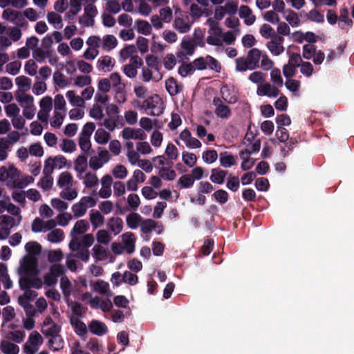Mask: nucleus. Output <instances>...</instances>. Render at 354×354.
<instances>
[{"mask_svg":"<svg viewBox=\"0 0 354 354\" xmlns=\"http://www.w3.org/2000/svg\"><path fill=\"white\" fill-rule=\"evenodd\" d=\"M89 221L94 229L102 227L104 223V217L102 214L97 209H91L88 214Z\"/></svg>","mask_w":354,"mask_h":354,"instance_id":"36","label":"nucleus"},{"mask_svg":"<svg viewBox=\"0 0 354 354\" xmlns=\"http://www.w3.org/2000/svg\"><path fill=\"white\" fill-rule=\"evenodd\" d=\"M106 113L107 118L104 119L101 124L103 125L106 130L113 131L120 126V116L118 115L120 109L115 104H108L106 107Z\"/></svg>","mask_w":354,"mask_h":354,"instance_id":"6","label":"nucleus"},{"mask_svg":"<svg viewBox=\"0 0 354 354\" xmlns=\"http://www.w3.org/2000/svg\"><path fill=\"white\" fill-rule=\"evenodd\" d=\"M90 227L88 221L85 219H80L76 221L73 227L70 232V236H79L81 234L86 233Z\"/></svg>","mask_w":354,"mask_h":354,"instance_id":"34","label":"nucleus"},{"mask_svg":"<svg viewBox=\"0 0 354 354\" xmlns=\"http://www.w3.org/2000/svg\"><path fill=\"white\" fill-rule=\"evenodd\" d=\"M48 22L51 24L54 28L60 29L63 27V21L62 16L55 12H50L46 15Z\"/></svg>","mask_w":354,"mask_h":354,"instance_id":"50","label":"nucleus"},{"mask_svg":"<svg viewBox=\"0 0 354 354\" xmlns=\"http://www.w3.org/2000/svg\"><path fill=\"white\" fill-rule=\"evenodd\" d=\"M88 328L91 333L97 336H103L108 332L106 325L104 322L97 319L91 321L88 325Z\"/></svg>","mask_w":354,"mask_h":354,"instance_id":"27","label":"nucleus"},{"mask_svg":"<svg viewBox=\"0 0 354 354\" xmlns=\"http://www.w3.org/2000/svg\"><path fill=\"white\" fill-rule=\"evenodd\" d=\"M66 112L60 111H54L53 115L50 120L51 127L54 128H59L64 120Z\"/></svg>","mask_w":354,"mask_h":354,"instance_id":"62","label":"nucleus"},{"mask_svg":"<svg viewBox=\"0 0 354 354\" xmlns=\"http://www.w3.org/2000/svg\"><path fill=\"white\" fill-rule=\"evenodd\" d=\"M88 115L95 121H104V119H105L102 107L97 104H93L89 109Z\"/></svg>","mask_w":354,"mask_h":354,"instance_id":"52","label":"nucleus"},{"mask_svg":"<svg viewBox=\"0 0 354 354\" xmlns=\"http://www.w3.org/2000/svg\"><path fill=\"white\" fill-rule=\"evenodd\" d=\"M254 138L252 133H248L244 138V144L246 145V149L250 153L259 151L261 147V142L259 140H255L252 142Z\"/></svg>","mask_w":354,"mask_h":354,"instance_id":"42","label":"nucleus"},{"mask_svg":"<svg viewBox=\"0 0 354 354\" xmlns=\"http://www.w3.org/2000/svg\"><path fill=\"white\" fill-rule=\"evenodd\" d=\"M136 150L140 155L148 156L153 152L152 146L147 141L140 140L136 145Z\"/></svg>","mask_w":354,"mask_h":354,"instance_id":"63","label":"nucleus"},{"mask_svg":"<svg viewBox=\"0 0 354 354\" xmlns=\"http://www.w3.org/2000/svg\"><path fill=\"white\" fill-rule=\"evenodd\" d=\"M239 17L244 19L245 24L248 26L252 25L256 20L251 9L247 6H241L239 8Z\"/></svg>","mask_w":354,"mask_h":354,"instance_id":"41","label":"nucleus"},{"mask_svg":"<svg viewBox=\"0 0 354 354\" xmlns=\"http://www.w3.org/2000/svg\"><path fill=\"white\" fill-rule=\"evenodd\" d=\"M64 267L57 263H55L50 267L49 272L44 277V283L48 286H53L57 282V278L62 275Z\"/></svg>","mask_w":354,"mask_h":354,"instance_id":"15","label":"nucleus"},{"mask_svg":"<svg viewBox=\"0 0 354 354\" xmlns=\"http://www.w3.org/2000/svg\"><path fill=\"white\" fill-rule=\"evenodd\" d=\"M142 216L136 212H131L126 216V223L129 228L135 230L140 226Z\"/></svg>","mask_w":354,"mask_h":354,"instance_id":"46","label":"nucleus"},{"mask_svg":"<svg viewBox=\"0 0 354 354\" xmlns=\"http://www.w3.org/2000/svg\"><path fill=\"white\" fill-rule=\"evenodd\" d=\"M194 66H195L196 70L209 69L216 72H219L221 68L219 62L215 58L209 55L194 59Z\"/></svg>","mask_w":354,"mask_h":354,"instance_id":"11","label":"nucleus"},{"mask_svg":"<svg viewBox=\"0 0 354 354\" xmlns=\"http://www.w3.org/2000/svg\"><path fill=\"white\" fill-rule=\"evenodd\" d=\"M70 10L65 15V18L70 19L71 17L77 15L82 9V0H70Z\"/></svg>","mask_w":354,"mask_h":354,"instance_id":"60","label":"nucleus"},{"mask_svg":"<svg viewBox=\"0 0 354 354\" xmlns=\"http://www.w3.org/2000/svg\"><path fill=\"white\" fill-rule=\"evenodd\" d=\"M39 111L37 113V119L44 123H47L50 113L53 109V99L50 96L43 97L39 101Z\"/></svg>","mask_w":354,"mask_h":354,"instance_id":"12","label":"nucleus"},{"mask_svg":"<svg viewBox=\"0 0 354 354\" xmlns=\"http://www.w3.org/2000/svg\"><path fill=\"white\" fill-rule=\"evenodd\" d=\"M66 97L72 106L84 108L83 100L74 90H69L66 93Z\"/></svg>","mask_w":354,"mask_h":354,"instance_id":"47","label":"nucleus"},{"mask_svg":"<svg viewBox=\"0 0 354 354\" xmlns=\"http://www.w3.org/2000/svg\"><path fill=\"white\" fill-rule=\"evenodd\" d=\"M147 66L142 69V80L145 82H158L162 79V74L158 64L152 57L146 59Z\"/></svg>","mask_w":354,"mask_h":354,"instance_id":"2","label":"nucleus"},{"mask_svg":"<svg viewBox=\"0 0 354 354\" xmlns=\"http://www.w3.org/2000/svg\"><path fill=\"white\" fill-rule=\"evenodd\" d=\"M106 226L111 233L118 235L122 231L124 223L121 218L113 216L108 219Z\"/></svg>","mask_w":354,"mask_h":354,"instance_id":"30","label":"nucleus"},{"mask_svg":"<svg viewBox=\"0 0 354 354\" xmlns=\"http://www.w3.org/2000/svg\"><path fill=\"white\" fill-rule=\"evenodd\" d=\"M181 50L178 53V56L182 57L187 55H192L194 53L195 44L187 37L183 38L181 41Z\"/></svg>","mask_w":354,"mask_h":354,"instance_id":"33","label":"nucleus"},{"mask_svg":"<svg viewBox=\"0 0 354 354\" xmlns=\"http://www.w3.org/2000/svg\"><path fill=\"white\" fill-rule=\"evenodd\" d=\"M111 160V155L106 149L100 150L97 155L93 156L89 159V167L96 171L101 169L104 165Z\"/></svg>","mask_w":354,"mask_h":354,"instance_id":"13","label":"nucleus"},{"mask_svg":"<svg viewBox=\"0 0 354 354\" xmlns=\"http://www.w3.org/2000/svg\"><path fill=\"white\" fill-rule=\"evenodd\" d=\"M146 178L145 174L141 169H135L131 177L127 181V190L131 192L137 191L139 184L144 183Z\"/></svg>","mask_w":354,"mask_h":354,"instance_id":"16","label":"nucleus"},{"mask_svg":"<svg viewBox=\"0 0 354 354\" xmlns=\"http://www.w3.org/2000/svg\"><path fill=\"white\" fill-rule=\"evenodd\" d=\"M0 281L3 283L6 289H10L12 287V282L8 276L7 267L2 263H0Z\"/></svg>","mask_w":354,"mask_h":354,"instance_id":"55","label":"nucleus"},{"mask_svg":"<svg viewBox=\"0 0 354 354\" xmlns=\"http://www.w3.org/2000/svg\"><path fill=\"white\" fill-rule=\"evenodd\" d=\"M180 140L183 142L185 146L189 149H199L202 146L201 141L193 137L192 133L187 129H185L180 133L178 138L175 140V142L178 145H180Z\"/></svg>","mask_w":354,"mask_h":354,"instance_id":"14","label":"nucleus"},{"mask_svg":"<svg viewBox=\"0 0 354 354\" xmlns=\"http://www.w3.org/2000/svg\"><path fill=\"white\" fill-rule=\"evenodd\" d=\"M77 178L82 180L86 188L91 189L96 187L99 183V179L96 174L91 171H85L77 176Z\"/></svg>","mask_w":354,"mask_h":354,"instance_id":"23","label":"nucleus"},{"mask_svg":"<svg viewBox=\"0 0 354 354\" xmlns=\"http://www.w3.org/2000/svg\"><path fill=\"white\" fill-rule=\"evenodd\" d=\"M111 138V134L103 128L97 129L94 134V140L99 145H106Z\"/></svg>","mask_w":354,"mask_h":354,"instance_id":"45","label":"nucleus"},{"mask_svg":"<svg viewBox=\"0 0 354 354\" xmlns=\"http://www.w3.org/2000/svg\"><path fill=\"white\" fill-rule=\"evenodd\" d=\"M16 100L22 109L24 117L26 120H32L37 111L34 97L30 94L20 93L16 95Z\"/></svg>","mask_w":354,"mask_h":354,"instance_id":"4","label":"nucleus"},{"mask_svg":"<svg viewBox=\"0 0 354 354\" xmlns=\"http://www.w3.org/2000/svg\"><path fill=\"white\" fill-rule=\"evenodd\" d=\"M111 173L115 178L120 180L124 179L128 176L127 167L121 164L115 165L111 170Z\"/></svg>","mask_w":354,"mask_h":354,"instance_id":"64","label":"nucleus"},{"mask_svg":"<svg viewBox=\"0 0 354 354\" xmlns=\"http://www.w3.org/2000/svg\"><path fill=\"white\" fill-rule=\"evenodd\" d=\"M209 36L207 37V42L213 46H221L223 44L222 30L220 28H215L209 30Z\"/></svg>","mask_w":354,"mask_h":354,"instance_id":"35","label":"nucleus"},{"mask_svg":"<svg viewBox=\"0 0 354 354\" xmlns=\"http://www.w3.org/2000/svg\"><path fill=\"white\" fill-rule=\"evenodd\" d=\"M73 183V177L68 171L62 172L57 179V185L61 187L72 186Z\"/></svg>","mask_w":354,"mask_h":354,"instance_id":"56","label":"nucleus"},{"mask_svg":"<svg viewBox=\"0 0 354 354\" xmlns=\"http://www.w3.org/2000/svg\"><path fill=\"white\" fill-rule=\"evenodd\" d=\"M15 84L21 93H26L31 88L32 81L25 75H20L15 78Z\"/></svg>","mask_w":354,"mask_h":354,"instance_id":"44","label":"nucleus"},{"mask_svg":"<svg viewBox=\"0 0 354 354\" xmlns=\"http://www.w3.org/2000/svg\"><path fill=\"white\" fill-rule=\"evenodd\" d=\"M221 94L223 100L229 104H234L238 100L237 91L233 86H223Z\"/></svg>","mask_w":354,"mask_h":354,"instance_id":"26","label":"nucleus"},{"mask_svg":"<svg viewBox=\"0 0 354 354\" xmlns=\"http://www.w3.org/2000/svg\"><path fill=\"white\" fill-rule=\"evenodd\" d=\"M6 337L16 344H20L24 342L26 337V333L24 330L15 329L10 330Z\"/></svg>","mask_w":354,"mask_h":354,"instance_id":"53","label":"nucleus"},{"mask_svg":"<svg viewBox=\"0 0 354 354\" xmlns=\"http://www.w3.org/2000/svg\"><path fill=\"white\" fill-rule=\"evenodd\" d=\"M137 32L144 35H149L152 31L151 25L145 20L138 19L135 22Z\"/></svg>","mask_w":354,"mask_h":354,"instance_id":"51","label":"nucleus"},{"mask_svg":"<svg viewBox=\"0 0 354 354\" xmlns=\"http://www.w3.org/2000/svg\"><path fill=\"white\" fill-rule=\"evenodd\" d=\"M59 196L64 200L71 201L77 197L78 192L77 189L72 187V186L65 187H63V189L60 192Z\"/></svg>","mask_w":354,"mask_h":354,"instance_id":"59","label":"nucleus"},{"mask_svg":"<svg viewBox=\"0 0 354 354\" xmlns=\"http://www.w3.org/2000/svg\"><path fill=\"white\" fill-rule=\"evenodd\" d=\"M44 343V338L37 330H32L22 346L23 354H35Z\"/></svg>","mask_w":354,"mask_h":354,"instance_id":"8","label":"nucleus"},{"mask_svg":"<svg viewBox=\"0 0 354 354\" xmlns=\"http://www.w3.org/2000/svg\"><path fill=\"white\" fill-rule=\"evenodd\" d=\"M219 160L221 165L225 168L230 167L236 164L235 157L227 152L221 153Z\"/></svg>","mask_w":354,"mask_h":354,"instance_id":"61","label":"nucleus"},{"mask_svg":"<svg viewBox=\"0 0 354 354\" xmlns=\"http://www.w3.org/2000/svg\"><path fill=\"white\" fill-rule=\"evenodd\" d=\"M94 291L106 296H112L113 293L110 290V286L108 282L99 279L92 284Z\"/></svg>","mask_w":354,"mask_h":354,"instance_id":"38","label":"nucleus"},{"mask_svg":"<svg viewBox=\"0 0 354 354\" xmlns=\"http://www.w3.org/2000/svg\"><path fill=\"white\" fill-rule=\"evenodd\" d=\"M88 161L85 153L79 155L74 162V170L76 172V176L86 171Z\"/></svg>","mask_w":354,"mask_h":354,"instance_id":"40","label":"nucleus"},{"mask_svg":"<svg viewBox=\"0 0 354 354\" xmlns=\"http://www.w3.org/2000/svg\"><path fill=\"white\" fill-rule=\"evenodd\" d=\"M61 327L56 324L50 317H46L41 325V332L46 337H52L49 340V346L53 351H58L59 347L61 346L59 344L57 347H54L53 344L58 339V335L60 332Z\"/></svg>","mask_w":354,"mask_h":354,"instance_id":"3","label":"nucleus"},{"mask_svg":"<svg viewBox=\"0 0 354 354\" xmlns=\"http://www.w3.org/2000/svg\"><path fill=\"white\" fill-rule=\"evenodd\" d=\"M283 17L290 26L293 28L298 27L301 24V20L295 12L288 9L283 15Z\"/></svg>","mask_w":354,"mask_h":354,"instance_id":"54","label":"nucleus"},{"mask_svg":"<svg viewBox=\"0 0 354 354\" xmlns=\"http://www.w3.org/2000/svg\"><path fill=\"white\" fill-rule=\"evenodd\" d=\"M142 108L147 111L149 115L159 116L163 113L165 105L162 97L154 94L143 101Z\"/></svg>","mask_w":354,"mask_h":354,"instance_id":"7","label":"nucleus"},{"mask_svg":"<svg viewBox=\"0 0 354 354\" xmlns=\"http://www.w3.org/2000/svg\"><path fill=\"white\" fill-rule=\"evenodd\" d=\"M284 39L281 36H274L266 46L270 53L274 56H279L283 53L285 48L283 46Z\"/></svg>","mask_w":354,"mask_h":354,"instance_id":"18","label":"nucleus"},{"mask_svg":"<svg viewBox=\"0 0 354 354\" xmlns=\"http://www.w3.org/2000/svg\"><path fill=\"white\" fill-rule=\"evenodd\" d=\"M118 45V39L113 35H105L102 37L101 48L105 51H111Z\"/></svg>","mask_w":354,"mask_h":354,"instance_id":"43","label":"nucleus"},{"mask_svg":"<svg viewBox=\"0 0 354 354\" xmlns=\"http://www.w3.org/2000/svg\"><path fill=\"white\" fill-rule=\"evenodd\" d=\"M37 270V259L32 254H26L19 261L17 273L20 276L19 284L20 288L33 287L39 289L43 281L36 275Z\"/></svg>","mask_w":354,"mask_h":354,"instance_id":"1","label":"nucleus"},{"mask_svg":"<svg viewBox=\"0 0 354 354\" xmlns=\"http://www.w3.org/2000/svg\"><path fill=\"white\" fill-rule=\"evenodd\" d=\"M213 104L215 106V114L218 118L225 120L230 118L232 114L231 109L228 106L223 104L220 98L214 97Z\"/></svg>","mask_w":354,"mask_h":354,"instance_id":"22","label":"nucleus"},{"mask_svg":"<svg viewBox=\"0 0 354 354\" xmlns=\"http://www.w3.org/2000/svg\"><path fill=\"white\" fill-rule=\"evenodd\" d=\"M47 240L53 243L62 242L64 239V231L59 228H53L46 235Z\"/></svg>","mask_w":354,"mask_h":354,"instance_id":"48","label":"nucleus"},{"mask_svg":"<svg viewBox=\"0 0 354 354\" xmlns=\"http://www.w3.org/2000/svg\"><path fill=\"white\" fill-rule=\"evenodd\" d=\"M70 323L73 328V330L82 338L85 337L88 333V327L86 324L81 321L80 319H76L75 317H70Z\"/></svg>","mask_w":354,"mask_h":354,"instance_id":"31","label":"nucleus"},{"mask_svg":"<svg viewBox=\"0 0 354 354\" xmlns=\"http://www.w3.org/2000/svg\"><path fill=\"white\" fill-rule=\"evenodd\" d=\"M21 221V216L15 219L13 217L8 215H1L0 216V224L5 227H8L11 230L13 227L18 225Z\"/></svg>","mask_w":354,"mask_h":354,"instance_id":"49","label":"nucleus"},{"mask_svg":"<svg viewBox=\"0 0 354 354\" xmlns=\"http://www.w3.org/2000/svg\"><path fill=\"white\" fill-rule=\"evenodd\" d=\"M97 201L93 196H86L82 197L80 201L74 203L71 207L73 216L75 218L84 216L88 209L95 206Z\"/></svg>","mask_w":354,"mask_h":354,"instance_id":"9","label":"nucleus"},{"mask_svg":"<svg viewBox=\"0 0 354 354\" xmlns=\"http://www.w3.org/2000/svg\"><path fill=\"white\" fill-rule=\"evenodd\" d=\"M89 304L92 308L101 309L104 313L110 311L113 306L110 299H104L97 296L91 298Z\"/></svg>","mask_w":354,"mask_h":354,"instance_id":"24","label":"nucleus"},{"mask_svg":"<svg viewBox=\"0 0 354 354\" xmlns=\"http://www.w3.org/2000/svg\"><path fill=\"white\" fill-rule=\"evenodd\" d=\"M122 138L124 140H143L147 138L145 132L141 129L125 127L121 132Z\"/></svg>","mask_w":354,"mask_h":354,"instance_id":"19","label":"nucleus"},{"mask_svg":"<svg viewBox=\"0 0 354 354\" xmlns=\"http://www.w3.org/2000/svg\"><path fill=\"white\" fill-rule=\"evenodd\" d=\"M279 93V89L273 84L263 82L258 85L257 93L259 96H267L268 97H276Z\"/></svg>","mask_w":354,"mask_h":354,"instance_id":"20","label":"nucleus"},{"mask_svg":"<svg viewBox=\"0 0 354 354\" xmlns=\"http://www.w3.org/2000/svg\"><path fill=\"white\" fill-rule=\"evenodd\" d=\"M115 61L109 55L101 56L97 61V69L103 72H110L115 66Z\"/></svg>","mask_w":354,"mask_h":354,"instance_id":"25","label":"nucleus"},{"mask_svg":"<svg viewBox=\"0 0 354 354\" xmlns=\"http://www.w3.org/2000/svg\"><path fill=\"white\" fill-rule=\"evenodd\" d=\"M0 351L3 354H19L20 349L17 344L5 337L0 341Z\"/></svg>","mask_w":354,"mask_h":354,"instance_id":"28","label":"nucleus"},{"mask_svg":"<svg viewBox=\"0 0 354 354\" xmlns=\"http://www.w3.org/2000/svg\"><path fill=\"white\" fill-rule=\"evenodd\" d=\"M291 38L293 41L298 43H302L306 41L310 43H314L316 41V37L312 32H303L299 30L295 31L291 34Z\"/></svg>","mask_w":354,"mask_h":354,"instance_id":"32","label":"nucleus"},{"mask_svg":"<svg viewBox=\"0 0 354 354\" xmlns=\"http://www.w3.org/2000/svg\"><path fill=\"white\" fill-rule=\"evenodd\" d=\"M263 53L258 48H252L249 50L247 58L253 69L259 67V64Z\"/></svg>","mask_w":354,"mask_h":354,"instance_id":"39","label":"nucleus"},{"mask_svg":"<svg viewBox=\"0 0 354 354\" xmlns=\"http://www.w3.org/2000/svg\"><path fill=\"white\" fill-rule=\"evenodd\" d=\"M339 26L342 28H351L353 26V20L349 17L348 9L343 7L339 10Z\"/></svg>","mask_w":354,"mask_h":354,"instance_id":"37","label":"nucleus"},{"mask_svg":"<svg viewBox=\"0 0 354 354\" xmlns=\"http://www.w3.org/2000/svg\"><path fill=\"white\" fill-rule=\"evenodd\" d=\"M59 147L64 153H71L76 150L77 145L73 140L63 138L60 140Z\"/></svg>","mask_w":354,"mask_h":354,"instance_id":"57","label":"nucleus"},{"mask_svg":"<svg viewBox=\"0 0 354 354\" xmlns=\"http://www.w3.org/2000/svg\"><path fill=\"white\" fill-rule=\"evenodd\" d=\"M67 164V159L62 155L50 156L46 159L44 164L43 174H53L55 169H61Z\"/></svg>","mask_w":354,"mask_h":354,"instance_id":"10","label":"nucleus"},{"mask_svg":"<svg viewBox=\"0 0 354 354\" xmlns=\"http://www.w3.org/2000/svg\"><path fill=\"white\" fill-rule=\"evenodd\" d=\"M101 188L99 190V196L102 198H109L112 194L111 185L113 178L109 174L103 176L100 179Z\"/></svg>","mask_w":354,"mask_h":354,"instance_id":"21","label":"nucleus"},{"mask_svg":"<svg viewBox=\"0 0 354 354\" xmlns=\"http://www.w3.org/2000/svg\"><path fill=\"white\" fill-rule=\"evenodd\" d=\"M121 238L124 250L129 254L133 253L136 248V238L134 234L131 232H127L124 233Z\"/></svg>","mask_w":354,"mask_h":354,"instance_id":"29","label":"nucleus"},{"mask_svg":"<svg viewBox=\"0 0 354 354\" xmlns=\"http://www.w3.org/2000/svg\"><path fill=\"white\" fill-rule=\"evenodd\" d=\"M20 171L12 164L8 163L0 167V180L10 189L15 188Z\"/></svg>","mask_w":354,"mask_h":354,"instance_id":"5","label":"nucleus"},{"mask_svg":"<svg viewBox=\"0 0 354 354\" xmlns=\"http://www.w3.org/2000/svg\"><path fill=\"white\" fill-rule=\"evenodd\" d=\"M227 171L220 169H212L211 170L210 180L216 184H222L224 182Z\"/></svg>","mask_w":354,"mask_h":354,"instance_id":"58","label":"nucleus"},{"mask_svg":"<svg viewBox=\"0 0 354 354\" xmlns=\"http://www.w3.org/2000/svg\"><path fill=\"white\" fill-rule=\"evenodd\" d=\"M56 225V221L53 219L44 221L39 218H36L32 221L31 229L33 232H45L53 230Z\"/></svg>","mask_w":354,"mask_h":354,"instance_id":"17","label":"nucleus"}]
</instances>
